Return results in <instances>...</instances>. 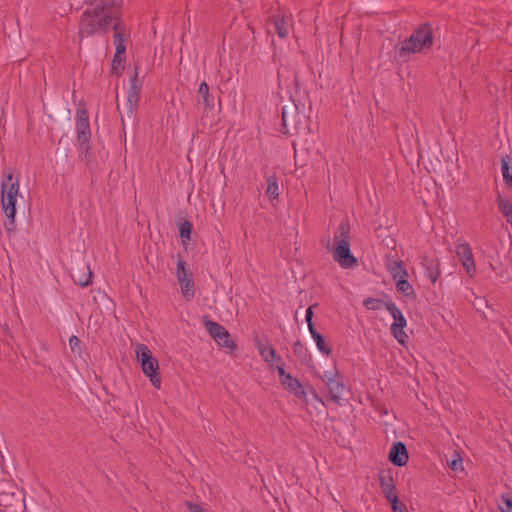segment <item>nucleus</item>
<instances>
[{"label": "nucleus", "instance_id": "32", "mask_svg": "<svg viewBox=\"0 0 512 512\" xmlns=\"http://www.w3.org/2000/svg\"><path fill=\"white\" fill-rule=\"evenodd\" d=\"M90 140L91 139H87V141H85L84 143L83 142H78V145H79V157L82 160H84L86 163L90 162V157H91L92 146H91Z\"/></svg>", "mask_w": 512, "mask_h": 512}, {"label": "nucleus", "instance_id": "3", "mask_svg": "<svg viewBox=\"0 0 512 512\" xmlns=\"http://www.w3.org/2000/svg\"><path fill=\"white\" fill-rule=\"evenodd\" d=\"M281 117V132L283 134L293 136L310 132V119L304 111L300 110L299 105L294 100L283 106Z\"/></svg>", "mask_w": 512, "mask_h": 512}, {"label": "nucleus", "instance_id": "45", "mask_svg": "<svg viewBox=\"0 0 512 512\" xmlns=\"http://www.w3.org/2000/svg\"><path fill=\"white\" fill-rule=\"evenodd\" d=\"M476 300H478V302L477 303L475 302L474 306L476 307V309L478 311H481L483 306H488L487 300H485L483 298H478V297H476Z\"/></svg>", "mask_w": 512, "mask_h": 512}, {"label": "nucleus", "instance_id": "37", "mask_svg": "<svg viewBox=\"0 0 512 512\" xmlns=\"http://www.w3.org/2000/svg\"><path fill=\"white\" fill-rule=\"evenodd\" d=\"M58 145H59V147L56 150L57 161L61 162V163H67L70 159L71 150L68 146L60 147L61 140H59Z\"/></svg>", "mask_w": 512, "mask_h": 512}, {"label": "nucleus", "instance_id": "18", "mask_svg": "<svg viewBox=\"0 0 512 512\" xmlns=\"http://www.w3.org/2000/svg\"><path fill=\"white\" fill-rule=\"evenodd\" d=\"M8 192H12L15 196H17L19 192V180L18 177H14L13 170L5 172L1 182V194L5 195L8 194Z\"/></svg>", "mask_w": 512, "mask_h": 512}, {"label": "nucleus", "instance_id": "46", "mask_svg": "<svg viewBox=\"0 0 512 512\" xmlns=\"http://www.w3.org/2000/svg\"><path fill=\"white\" fill-rule=\"evenodd\" d=\"M294 86H295V89L296 91L298 90V88L300 87V82H299V79H298V74L297 72L294 73Z\"/></svg>", "mask_w": 512, "mask_h": 512}, {"label": "nucleus", "instance_id": "1", "mask_svg": "<svg viewBox=\"0 0 512 512\" xmlns=\"http://www.w3.org/2000/svg\"><path fill=\"white\" fill-rule=\"evenodd\" d=\"M113 8V3L109 0L91 2L80 18L79 30L76 35L78 42L81 43L84 37L92 36L97 32L107 33L115 20Z\"/></svg>", "mask_w": 512, "mask_h": 512}, {"label": "nucleus", "instance_id": "7", "mask_svg": "<svg viewBox=\"0 0 512 512\" xmlns=\"http://www.w3.org/2000/svg\"><path fill=\"white\" fill-rule=\"evenodd\" d=\"M385 297L387 298L386 309L394 319L390 327L391 334L400 344L404 345L408 339V335L404 331V328L407 326V320L391 298L387 295Z\"/></svg>", "mask_w": 512, "mask_h": 512}, {"label": "nucleus", "instance_id": "42", "mask_svg": "<svg viewBox=\"0 0 512 512\" xmlns=\"http://www.w3.org/2000/svg\"><path fill=\"white\" fill-rule=\"evenodd\" d=\"M449 467L453 470V471H457L459 469L462 468V458L458 455V458L457 459H453L450 463H449Z\"/></svg>", "mask_w": 512, "mask_h": 512}, {"label": "nucleus", "instance_id": "33", "mask_svg": "<svg viewBox=\"0 0 512 512\" xmlns=\"http://www.w3.org/2000/svg\"><path fill=\"white\" fill-rule=\"evenodd\" d=\"M386 300L368 297L363 301V305L368 310H380L383 306L386 308Z\"/></svg>", "mask_w": 512, "mask_h": 512}, {"label": "nucleus", "instance_id": "29", "mask_svg": "<svg viewBox=\"0 0 512 512\" xmlns=\"http://www.w3.org/2000/svg\"><path fill=\"white\" fill-rule=\"evenodd\" d=\"M396 289L399 293H401L407 297L412 296L414 298L416 296L414 288L408 281V277L397 279Z\"/></svg>", "mask_w": 512, "mask_h": 512}, {"label": "nucleus", "instance_id": "23", "mask_svg": "<svg viewBox=\"0 0 512 512\" xmlns=\"http://www.w3.org/2000/svg\"><path fill=\"white\" fill-rule=\"evenodd\" d=\"M313 340L316 343L317 349L326 357H329L332 354V348L326 343L325 337L317 331V329H313L309 331Z\"/></svg>", "mask_w": 512, "mask_h": 512}, {"label": "nucleus", "instance_id": "21", "mask_svg": "<svg viewBox=\"0 0 512 512\" xmlns=\"http://www.w3.org/2000/svg\"><path fill=\"white\" fill-rule=\"evenodd\" d=\"M293 353L303 365H309L312 362V356L309 350L300 340H297L293 344Z\"/></svg>", "mask_w": 512, "mask_h": 512}, {"label": "nucleus", "instance_id": "35", "mask_svg": "<svg viewBox=\"0 0 512 512\" xmlns=\"http://www.w3.org/2000/svg\"><path fill=\"white\" fill-rule=\"evenodd\" d=\"M501 512H512V494L504 493L501 495V502L498 503Z\"/></svg>", "mask_w": 512, "mask_h": 512}, {"label": "nucleus", "instance_id": "9", "mask_svg": "<svg viewBox=\"0 0 512 512\" xmlns=\"http://www.w3.org/2000/svg\"><path fill=\"white\" fill-rule=\"evenodd\" d=\"M142 81L139 79V67L135 66L134 74L129 80L127 92V117L133 118L140 100Z\"/></svg>", "mask_w": 512, "mask_h": 512}, {"label": "nucleus", "instance_id": "34", "mask_svg": "<svg viewBox=\"0 0 512 512\" xmlns=\"http://www.w3.org/2000/svg\"><path fill=\"white\" fill-rule=\"evenodd\" d=\"M125 61L126 56L114 55L111 65V74L120 75L122 70L124 69Z\"/></svg>", "mask_w": 512, "mask_h": 512}, {"label": "nucleus", "instance_id": "13", "mask_svg": "<svg viewBox=\"0 0 512 512\" xmlns=\"http://www.w3.org/2000/svg\"><path fill=\"white\" fill-rule=\"evenodd\" d=\"M456 254L462 262V266L464 267L466 273L469 276H473L476 272V267L470 245L466 242H461L458 240L456 244Z\"/></svg>", "mask_w": 512, "mask_h": 512}, {"label": "nucleus", "instance_id": "27", "mask_svg": "<svg viewBox=\"0 0 512 512\" xmlns=\"http://www.w3.org/2000/svg\"><path fill=\"white\" fill-rule=\"evenodd\" d=\"M266 195L271 200L277 199L279 197L278 177L276 174H272L267 177Z\"/></svg>", "mask_w": 512, "mask_h": 512}, {"label": "nucleus", "instance_id": "43", "mask_svg": "<svg viewBox=\"0 0 512 512\" xmlns=\"http://www.w3.org/2000/svg\"><path fill=\"white\" fill-rule=\"evenodd\" d=\"M277 372L280 378V382H282L290 373H287L284 368V364L281 363V365L277 366Z\"/></svg>", "mask_w": 512, "mask_h": 512}, {"label": "nucleus", "instance_id": "19", "mask_svg": "<svg viewBox=\"0 0 512 512\" xmlns=\"http://www.w3.org/2000/svg\"><path fill=\"white\" fill-rule=\"evenodd\" d=\"M209 90V85L205 81L200 83L197 92L198 103H202L207 109H213L215 106V99L214 96L210 94Z\"/></svg>", "mask_w": 512, "mask_h": 512}, {"label": "nucleus", "instance_id": "16", "mask_svg": "<svg viewBox=\"0 0 512 512\" xmlns=\"http://www.w3.org/2000/svg\"><path fill=\"white\" fill-rule=\"evenodd\" d=\"M422 265L426 276L431 280L432 283H435L440 275L439 259L424 256L422 259Z\"/></svg>", "mask_w": 512, "mask_h": 512}, {"label": "nucleus", "instance_id": "17", "mask_svg": "<svg viewBox=\"0 0 512 512\" xmlns=\"http://www.w3.org/2000/svg\"><path fill=\"white\" fill-rule=\"evenodd\" d=\"M281 385L288 390L290 393L294 394L296 397L300 399H305L307 392L304 388V386L293 377L291 374H289L282 382Z\"/></svg>", "mask_w": 512, "mask_h": 512}, {"label": "nucleus", "instance_id": "48", "mask_svg": "<svg viewBox=\"0 0 512 512\" xmlns=\"http://www.w3.org/2000/svg\"><path fill=\"white\" fill-rule=\"evenodd\" d=\"M121 123H122V126L124 128L125 127V122H124V117L123 116H121Z\"/></svg>", "mask_w": 512, "mask_h": 512}, {"label": "nucleus", "instance_id": "20", "mask_svg": "<svg viewBox=\"0 0 512 512\" xmlns=\"http://www.w3.org/2000/svg\"><path fill=\"white\" fill-rule=\"evenodd\" d=\"M496 203L499 211L506 217L507 222L512 223V203L509 198L498 191Z\"/></svg>", "mask_w": 512, "mask_h": 512}, {"label": "nucleus", "instance_id": "31", "mask_svg": "<svg viewBox=\"0 0 512 512\" xmlns=\"http://www.w3.org/2000/svg\"><path fill=\"white\" fill-rule=\"evenodd\" d=\"M192 230L193 225L189 220H183V222L179 225V236L183 243L191 240Z\"/></svg>", "mask_w": 512, "mask_h": 512}, {"label": "nucleus", "instance_id": "11", "mask_svg": "<svg viewBox=\"0 0 512 512\" xmlns=\"http://www.w3.org/2000/svg\"><path fill=\"white\" fill-rule=\"evenodd\" d=\"M70 275L74 283L81 287H87L92 284L93 273L89 263L84 261V259L75 262L70 268Z\"/></svg>", "mask_w": 512, "mask_h": 512}, {"label": "nucleus", "instance_id": "28", "mask_svg": "<svg viewBox=\"0 0 512 512\" xmlns=\"http://www.w3.org/2000/svg\"><path fill=\"white\" fill-rule=\"evenodd\" d=\"M218 346L229 350L230 353H232L233 350L237 348L236 343L231 339V335L226 329L223 331V333L220 335V338H217V340H214Z\"/></svg>", "mask_w": 512, "mask_h": 512}, {"label": "nucleus", "instance_id": "36", "mask_svg": "<svg viewBox=\"0 0 512 512\" xmlns=\"http://www.w3.org/2000/svg\"><path fill=\"white\" fill-rule=\"evenodd\" d=\"M275 31L280 38H285L288 35V28L283 18L277 17L274 19Z\"/></svg>", "mask_w": 512, "mask_h": 512}, {"label": "nucleus", "instance_id": "5", "mask_svg": "<svg viewBox=\"0 0 512 512\" xmlns=\"http://www.w3.org/2000/svg\"><path fill=\"white\" fill-rule=\"evenodd\" d=\"M137 360L141 364L143 373L149 378L152 386L161 388V377L159 374V363L152 356L150 349L145 344H138L136 347Z\"/></svg>", "mask_w": 512, "mask_h": 512}, {"label": "nucleus", "instance_id": "30", "mask_svg": "<svg viewBox=\"0 0 512 512\" xmlns=\"http://www.w3.org/2000/svg\"><path fill=\"white\" fill-rule=\"evenodd\" d=\"M510 161L511 158L509 155L502 156L501 159V170L504 178V182L508 187L512 186V174L510 173Z\"/></svg>", "mask_w": 512, "mask_h": 512}, {"label": "nucleus", "instance_id": "38", "mask_svg": "<svg viewBox=\"0 0 512 512\" xmlns=\"http://www.w3.org/2000/svg\"><path fill=\"white\" fill-rule=\"evenodd\" d=\"M318 304H313V305H310L307 310H306V313H305V320L307 322V326H308V329L309 331L313 330V329H316L315 328V324L313 322V317H314V311L313 309L315 307H317Z\"/></svg>", "mask_w": 512, "mask_h": 512}, {"label": "nucleus", "instance_id": "8", "mask_svg": "<svg viewBox=\"0 0 512 512\" xmlns=\"http://www.w3.org/2000/svg\"><path fill=\"white\" fill-rule=\"evenodd\" d=\"M186 265V261L181 256H179L176 270L177 280L181 287L183 297L187 301H191L195 296L194 282L192 273L186 267Z\"/></svg>", "mask_w": 512, "mask_h": 512}, {"label": "nucleus", "instance_id": "2", "mask_svg": "<svg viewBox=\"0 0 512 512\" xmlns=\"http://www.w3.org/2000/svg\"><path fill=\"white\" fill-rule=\"evenodd\" d=\"M433 30L429 23L419 26L409 38L394 47L395 61H406L411 54L420 53L433 45Z\"/></svg>", "mask_w": 512, "mask_h": 512}, {"label": "nucleus", "instance_id": "40", "mask_svg": "<svg viewBox=\"0 0 512 512\" xmlns=\"http://www.w3.org/2000/svg\"><path fill=\"white\" fill-rule=\"evenodd\" d=\"M80 344H81V340L77 336L72 335L69 338V346L73 353L77 352L80 354Z\"/></svg>", "mask_w": 512, "mask_h": 512}, {"label": "nucleus", "instance_id": "14", "mask_svg": "<svg viewBox=\"0 0 512 512\" xmlns=\"http://www.w3.org/2000/svg\"><path fill=\"white\" fill-rule=\"evenodd\" d=\"M388 459L395 466L402 467L406 465L409 460L406 445L401 441L393 443L389 451Z\"/></svg>", "mask_w": 512, "mask_h": 512}, {"label": "nucleus", "instance_id": "26", "mask_svg": "<svg viewBox=\"0 0 512 512\" xmlns=\"http://www.w3.org/2000/svg\"><path fill=\"white\" fill-rule=\"evenodd\" d=\"M388 269L395 280L409 276L401 260H395L391 264H388Z\"/></svg>", "mask_w": 512, "mask_h": 512}, {"label": "nucleus", "instance_id": "24", "mask_svg": "<svg viewBox=\"0 0 512 512\" xmlns=\"http://www.w3.org/2000/svg\"><path fill=\"white\" fill-rule=\"evenodd\" d=\"M203 324L209 335L214 339L220 338V335L223 331L226 330L224 326L221 324L214 322L208 318V316H203Z\"/></svg>", "mask_w": 512, "mask_h": 512}, {"label": "nucleus", "instance_id": "4", "mask_svg": "<svg viewBox=\"0 0 512 512\" xmlns=\"http://www.w3.org/2000/svg\"><path fill=\"white\" fill-rule=\"evenodd\" d=\"M334 260L342 268H352L357 265V258L350 250V224L348 221H342L338 226L334 236Z\"/></svg>", "mask_w": 512, "mask_h": 512}, {"label": "nucleus", "instance_id": "44", "mask_svg": "<svg viewBox=\"0 0 512 512\" xmlns=\"http://www.w3.org/2000/svg\"><path fill=\"white\" fill-rule=\"evenodd\" d=\"M115 46H116V49H115L114 55L126 56V44H118Z\"/></svg>", "mask_w": 512, "mask_h": 512}, {"label": "nucleus", "instance_id": "6", "mask_svg": "<svg viewBox=\"0 0 512 512\" xmlns=\"http://www.w3.org/2000/svg\"><path fill=\"white\" fill-rule=\"evenodd\" d=\"M321 379L328 389L329 400L334 403L339 404L343 395L349 392L344 383V377L339 373L336 365H334L333 371L324 372Z\"/></svg>", "mask_w": 512, "mask_h": 512}, {"label": "nucleus", "instance_id": "47", "mask_svg": "<svg viewBox=\"0 0 512 512\" xmlns=\"http://www.w3.org/2000/svg\"><path fill=\"white\" fill-rule=\"evenodd\" d=\"M310 391L312 392L314 398L320 402H322V400L318 397L317 393L315 392V390L312 388V387H309Z\"/></svg>", "mask_w": 512, "mask_h": 512}, {"label": "nucleus", "instance_id": "22", "mask_svg": "<svg viewBox=\"0 0 512 512\" xmlns=\"http://www.w3.org/2000/svg\"><path fill=\"white\" fill-rule=\"evenodd\" d=\"M257 348L261 356L264 360L272 365L273 361L281 362L282 359L280 355L277 354L275 348L273 346H265L260 342H257Z\"/></svg>", "mask_w": 512, "mask_h": 512}, {"label": "nucleus", "instance_id": "41", "mask_svg": "<svg viewBox=\"0 0 512 512\" xmlns=\"http://www.w3.org/2000/svg\"><path fill=\"white\" fill-rule=\"evenodd\" d=\"M185 506L189 512H205L199 504L193 503L191 501H186Z\"/></svg>", "mask_w": 512, "mask_h": 512}, {"label": "nucleus", "instance_id": "12", "mask_svg": "<svg viewBox=\"0 0 512 512\" xmlns=\"http://www.w3.org/2000/svg\"><path fill=\"white\" fill-rule=\"evenodd\" d=\"M77 142H85L91 139L89 114L84 104H79L76 111Z\"/></svg>", "mask_w": 512, "mask_h": 512}, {"label": "nucleus", "instance_id": "49", "mask_svg": "<svg viewBox=\"0 0 512 512\" xmlns=\"http://www.w3.org/2000/svg\"><path fill=\"white\" fill-rule=\"evenodd\" d=\"M0 512H3V511L0 509Z\"/></svg>", "mask_w": 512, "mask_h": 512}, {"label": "nucleus", "instance_id": "25", "mask_svg": "<svg viewBox=\"0 0 512 512\" xmlns=\"http://www.w3.org/2000/svg\"><path fill=\"white\" fill-rule=\"evenodd\" d=\"M112 26L114 30V44H126L127 35L125 25L115 18Z\"/></svg>", "mask_w": 512, "mask_h": 512}, {"label": "nucleus", "instance_id": "15", "mask_svg": "<svg viewBox=\"0 0 512 512\" xmlns=\"http://www.w3.org/2000/svg\"><path fill=\"white\" fill-rule=\"evenodd\" d=\"M379 484L388 502L393 500V498H398V495L395 492L396 487L393 481L391 469L383 470L380 473Z\"/></svg>", "mask_w": 512, "mask_h": 512}, {"label": "nucleus", "instance_id": "10", "mask_svg": "<svg viewBox=\"0 0 512 512\" xmlns=\"http://www.w3.org/2000/svg\"><path fill=\"white\" fill-rule=\"evenodd\" d=\"M16 202L17 196L13 195L12 192H8L5 195L1 194V205L7 218V221L4 222V227L8 234L16 230Z\"/></svg>", "mask_w": 512, "mask_h": 512}, {"label": "nucleus", "instance_id": "39", "mask_svg": "<svg viewBox=\"0 0 512 512\" xmlns=\"http://www.w3.org/2000/svg\"><path fill=\"white\" fill-rule=\"evenodd\" d=\"M389 503L393 512H408L406 505L399 498H393Z\"/></svg>", "mask_w": 512, "mask_h": 512}]
</instances>
